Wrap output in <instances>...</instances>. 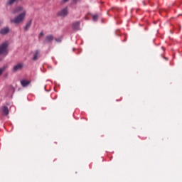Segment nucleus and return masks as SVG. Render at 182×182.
<instances>
[{
  "instance_id": "8",
  "label": "nucleus",
  "mask_w": 182,
  "mask_h": 182,
  "mask_svg": "<svg viewBox=\"0 0 182 182\" xmlns=\"http://www.w3.org/2000/svg\"><path fill=\"white\" fill-rule=\"evenodd\" d=\"M40 57H41V50H36L33 55V60H38V59H39Z\"/></svg>"
},
{
  "instance_id": "19",
  "label": "nucleus",
  "mask_w": 182,
  "mask_h": 182,
  "mask_svg": "<svg viewBox=\"0 0 182 182\" xmlns=\"http://www.w3.org/2000/svg\"><path fill=\"white\" fill-rule=\"evenodd\" d=\"M73 2H75V3L77 2V0H73Z\"/></svg>"
},
{
  "instance_id": "18",
  "label": "nucleus",
  "mask_w": 182,
  "mask_h": 182,
  "mask_svg": "<svg viewBox=\"0 0 182 182\" xmlns=\"http://www.w3.org/2000/svg\"><path fill=\"white\" fill-rule=\"evenodd\" d=\"M69 0H63V3L68 2Z\"/></svg>"
},
{
  "instance_id": "13",
  "label": "nucleus",
  "mask_w": 182,
  "mask_h": 182,
  "mask_svg": "<svg viewBox=\"0 0 182 182\" xmlns=\"http://www.w3.org/2000/svg\"><path fill=\"white\" fill-rule=\"evenodd\" d=\"M31 25H32V20H31L24 27V31H26L31 28Z\"/></svg>"
},
{
  "instance_id": "15",
  "label": "nucleus",
  "mask_w": 182,
  "mask_h": 182,
  "mask_svg": "<svg viewBox=\"0 0 182 182\" xmlns=\"http://www.w3.org/2000/svg\"><path fill=\"white\" fill-rule=\"evenodd\" d=\"M93 21H97L99 19V16L97 15L92 16Z\"/></svg>"
},
{
  "instance_id": "10",
  "label": "nucleus",
  "mask_w": 182,
  "mask_h": 182,
  "mask_svg": "<svg viewBox=\"0 0 182 182\" xmlns=\"http://www.w3.org/2000/svg\"><path fill=\"white\" fill-rule=\"evenodd\" d=\"M73 29L74 31H79L80 29V21H76L73 23Z\"/></svg>"
},
{
  "instance_id": "12",
  "label": "nucleus",
  "mask_w": 182,
  "mask_h": 182,
  "mask_svg": "<svg viewBox=\"0 0 182 182\" xmlns=\"http://www.w3.org/2000/svg\"><path fill=\"white\" fill-rule=\"evenodd\" d=\"M16 2H19V0H7V5H14Z\"/></svg>"
},
{
  "instance_id": "1",
  "label": "nucleus",
  "mask_w": 182,
  "mask_h": 182,
  "mask_svg": "<svg viewBox=\"0 0 182 182\" xmlns=\"http://www.w3.org/2000/svg\"><path fill=\"white\" fill-rule=\"evenodd\" d=\"M25 18H26V11L18 14L15 18L11 19V22L16 25H19V23H22L25 21Z\"/></svg>"
},
{
  "instance_id": "4",
  "label": "nucleus",
  "mask_w": 182,
  "mask_h": 182,
  "mask_svg": "<svg viewBox=\"0 0 182 182\" xmlns=\"http://www.w3.org/2000/svg\"><path fill=\"white\" fill-rule=\"evenodd\" d=\"M23 12H26V11H25V9H23V7L18 6L16 8H14L12 11V14H14V15H16V14H23Z\"/></svg>"
},
{
  "instance_id": "3",
  "label": "nucleus",
  "mask_w": 182,
  "mask_h": 182,
  "mask_svg": "<svg viewBox=\"0 0 182 182\" xmlns=\"http://www.w3.org/2000/svg\"><path fill=\"white\" fill-rule=\"evenodd\" d=\"M25 65L23 64V63H18L13 67L12 72H19V70H22V69H23Z\"/></svg>"
},
{
  "instance_id": "11",
  "label": "nucleus",
  "mask_w": 182,
  "mask_h": 182,
  "mask_svg": "<svg viewBox=\"0 0 182 182\" xmlns=\"http://www.w3.org/2000/svg\"><path fill=\"white\" fill-rule=\"evenodd\" d=\"M21 86H23V87H26V86H29V85H31V81L23 80L21 81Z\"/></svg>"
},
{
  "instance_id": "14",
  "label": "nucleus",
  "mask_w": 182,
  "mask_h": 182,
  "mask_svg": "<svg viewBox=\"0 0 182 182\" xmlns=\"http://www.w3.org/2000/svg\"><path fill=\"white\" fill-rule=\"evenodd\" d=\"M6 69V68L5 67H2L1 68H0V76L2 75V74L4 73V72H5V70Z\"/></svg>"
},
{
  "instance_id": "6",
  "label": "nucleus",
  "mask_w": 182,
  "mask_h": 182,
  "mask_svg": "<svg viewBox=\"0 0 182 182\" xmlns=\"http://www.w3.org/2000/svg\"><path fill=\"white\" fill-rule=\"evenodd\" d=\"M68 14H69V10L68 9V7H65L59 11L58 15L59 16L65 18V16H68Z\"/></svg>"
},
{
  "instance_id": "9",
  "label": "nucleus",
  "mask_w": 182,
  "mask_h": 182,
  "mask_svg": "<svg viewBox=\"0 0 182 182\" xmlns=\"http://www.w3.org/2000/svg\"><path fill=\"white\" fill-rule=\"evenodd\" d=\"M1 110L3 114V116H8V114H9V109H8V107L6 106L1 107Z\"/></svg>"
},
{
  "instance_id": "16",
  "label": "nucleus",
  "mask_w": 182,
  "mask_h": 182,
  "mask_svg": "<svg viewBox=\"0 0 182 182\" xmlns=\"http://www.w3.org/2000/svg\"><path fill=\"white\" fill-rule=\"evenodd\" d=\"M55 42L60 43V42H62V38H55Z\"/></svg>"
},
{
  "instance_id": "17",
  "label": "nucleus",
  "mask_w": 182,
  "mask_h": 182,
  "mask_svg": "<svg viewBox=\"0 0 182 182\" xmlns=\"http://www.w3.org/2000/svg\"><path fill=\"white\" fill-rule=\"evenodd\" d=\"M43 35H44L43 32L40 33L41 36H43Z\"/></svg>"
},
{
  "instance_id": "5",
  "label": "nucleus",
  "mask_w": 182,
  "mask_h": 182,
  "mask_svg": "<svg viewBox=\"0 0 182 182\" xmlns=\"http://www.w3.org/2000/svg\"><path fill=\"white\" fill-rule=\"evenodd\" d=\"M53 39H55V37H53V35L52 34L48 35L46 36L43 43H52V42H53Z\"/></svg>"
},
{
  "instance_id": "7",
  "label": "nucleus",
  "mask_w": 182,
  "mask_h": 182,
  "mask_svg": "<svg viewBox=\"0 0 182 182\" xmlns=\"http://www.w3.org/2000/svg\"><path fill=\"white\" fill-rule=\"evenodd\" d=\"M11 32L9 27H4L0 29V35H8Z\"/></svg>"
},
{
  "instance_id": "20",
  "label": "nucleus",
  "mask_w": 182,
  "mask_h": 182,
  "mask_svg": "<svg viewBox=\"0 0 182 182\" xmlns=\"http://www.w3.org/2000/svg\"><path fill=\"white\" fill-rule=\"evenodd\" d=\"M0 25H2V22H0Z\"/></svg>"
},
{
  "instance_id": "2",
  "label": "nucleus",
  "mask_w": 182,
  "mask_h": 182,
  "mask_svg": "<svg viewBox=\"0 0 182 182\" xmlns=\"http://www.w3.org/2000/svg\"><path fill=\"white\" fill-rule=\"evenodd\" d=\"M8 42H4L0 46V55H8Z\"/></svg>"
}]
</instances>
